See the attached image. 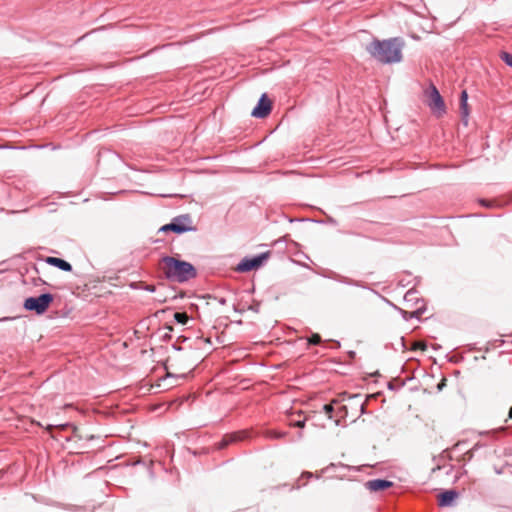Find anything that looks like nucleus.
I'll return each mask as SVG.
<instances>
[{"label":"nucleus","mask_w":512,"mask_h":512,"mask_svg":"<svg viewBox=\"0 0 512 512\" xmlns=\"http://www.w3.org/2000/svg\"><path fill=\"white\" fill-rule=\"evenodd\" d=\"M404 41L400 37L384 40L373 39L366 45L369 55L383 64L399 63L402 60Z\"/></svg>","instance_id":"nucleus-1"},{"label":"nucleus","mask_w":512,"mask_h":512,"mask_svg":"<svg viewBox=\"0 0 512 512\" xmlns=\"http://www.w3.org/2000/svg\"><path fill=\"white\" fill-rule=\"evenodd\" d=\"M160 269L169 281L185 283L197 276V270L190 262L165 255L160 260Z\"/></svg>","instance_id":"nucleus-2"},{"label":"nucleus","mask_w":512,"mask_h":512,"mask_svg":"<svg viewBox=\"0 0 512 512\" xmlns=\"http://www.w3.org/2000/svg\"><path fill=\"white\" fill-rule=\"evenodd\" d=\"M53 300V294L46 292L39 296L26 298L24 300L23 307L27 311H32L37 315H42L47 311Z\"/></svg>","instance_id":"nucleus-3"},{"label":"nucleus","mask_w":512,"mask_h":512,"mask_svg":"<svg viewBox=\"0 0 512 512\" xmlns=\"http://www.w3.org/2000/svg\"><path fill=\"white\" fill-rule=\"evenodd\" d=\"M270 251L262 252L252 257H244L236 266V271L247 273L261 268L270 258Z\"/></svg>","instance_id":"nucleus-4"},{"label":"nucleus","mask_w":512,"mask_h":512,"mask_svg":"<svg viewBox=\"0 0 512 512\" xmlns=\"http://www.w3.org/2000/svg\"><path fill=\"white\" fill-rule=\"evenodd\" d=\"M172 232L183 234L186 232H195L197 228L193 225L190 214H181L171 219Z\"/></svg>","instance_id":"nucleus-5"},{"label":"nucleus","mask_w":512,"mask_h":512,"mask_svg":"<svg viewBox=\"0 0 512 512\" xmlns=\"http://www.w3.org/2000/svg\"><path fill=\"white\" fill-rule=\"evenodd\" d=\"M427 105L435 112L443 114L446 112V106L443 97L434 84H430L426 92Z\"/></svg>","instance_id":"nucleus-6"},{"label":"nucleus","mask_w":512,"mask_h":512,"mask_svg":"<svg viewBox=\"0 0 512 512\" xmlns=\"http://www.w3.org/2000/svg\"><path fill=\"white\" fill-rule=\"evenodd\" d=\"M271 110H272V102L269 99V97L267 96V94L263 93L260 96L256 106L253 108V110L251 112V116L258 118V119H263L270 114Z\"/></svg>","instance_id":"nucleus-7"},{"label":"nucleus","mask_w":512,"mask_h":512,"mask_svg":"<svg viewBox=\"0 0 512 512\" xmlns=\"http://www.w3.org/2000/svg\"><path fill=\"white\" fill-rule=\"evenodd\" d=\"M321 275L325 278L337 281V282L345 284V285L360 287V288H364V289L367 288V286L364 282L349 278L347 276L341 275L332 270H327V271L323 272Z\"/></svg>","instance_id":"nucleus-8"},{"label":"nucleus","mask_w":512,"mask_h":512,"mask_svg":"<svg viewBox=\"0 0 512 512\" xmlns=\"http://www.w3.org/2000/svg\"><path fill=\"white\" fill-rule=\"evenodd\" d=\"M393 486V482L387 479H373L365 483V487L371 492L384 491Z\"/></svg>","instance_id":"nucleus-9"},{"label":"nucleus","mask_w":512,"mask_h":512,"mask_svg":"<svg viewBox=\"0 0 512 512\" xmlns=\"http://www.w3.org/2000/svg\"><path fill=\"white\" fill-rule=\"evenodd\" d=\"M458 496L459 493L454 489L444 490L438 495V505L440 507L452 506Z\"/></svg>","instance_id":"nucleus-10"},{"label":"nucleus","mask_w":512,"mask_h":512,"mask_svg":"<svg viewBox=\"0 0 512 512\" xmlns=\"http://www.w3.org/2000/svg\"><path fill=\"white\" fill-rule=\"evenodd\" d=\"M247 437H248V434L245 431L227 434L223 437V439L219 443V448L223 449V448L227 447L230 443L244 440Z\"/></svg>","instance_id":"nucleus-11"},{"label":"nucleus","mask_w":512,"mask_h":512,"mask_svg":"<svg viewBox=\"0 0 512 512\" xmlns=\"http://www.w3.org/2000/svg\"><path fill=\"white\" fill-rule=\"evenodd\" d=\"M45 262L65 272H71L73 269L72 265L62 258L49 256Z\"/></svg>","instance_id":"nucleus-12"},{"label":"nucleus","mask_w":512,"mask_h":512,"mask_svg":"<svg viewBox=\"0 0 512 512\" xmlns=\"http://www.w3.org/2000/svg\"><path fill=\"white\" fill-rule=\"evenodd\" d=\"M468 94L466 92V90H463L461 92V96H460V109H461V116H462V121L464 123V125H467L468 124V116H469V111H468Z\"/></svg>","instance_id":"nucleus-13"},{"label":"nucleus","mask_w":512,"mask_h":512,"mask_svg":"<svg viewBox=\"0 0 512 512\" xmlns=\"http://www.w3.org/2000/svg\"><path fill=\"white\" fill-rule=\"evenodd\" d=\"M425 311H426V307H425V305H422L421 307H418L416 310H414L412 312L401 310V314H402V317L405 320H409V319H412V318L419 319L420 316L425 313Z\"/></svg>","instance_id":"nucleus-14"},{"label":"nucleus","mask_w":512,"mask_h":512,"mask_svg":"<svg viewBox=\"0 0 512 512\" xmlns=\"http://www.w3.org/2000/svg\"><path fill=\"white\" fill-rule=\"evenodd\" d=\"M174 320L179 324L185 325V324H187L189 317H188L187 313H185V312H175Z\"/></svg>","instance_id":"nucleus-15"},{"label":"nucleus","mask_w":512,"mask_h":512,"mask_svg":"<svg viewBox=\"0 0 512 512\" xmlns=\"http://www.w3.org/2000/svg\"><path fill=\"white\" fill-rule=\"evenodd\" d=\"M500 58L506 65H508L509 67L512 68V54L511 53L505 52V51L501 52Z\"/></svg>","instance_id":"nucleus-16"},{"label":"nucleus","mask_w":512,"mask_h":512,"mask_svg":"<svg viewBox=\"0 0 512 512\" xmlns=\"http://www.w3.org/2000/svg\"><path fill=\"white\" fill-rule=\"evenodd\" d=\"M322 342L321 336L318 333H312L308 338V344L319 345Z\"/></svg>","instance_id":"nucleus-17"},{"label":"nucleus","mask_w":512,"mask_h":512,"mask_svg":"<svg viewBox=\"0 0 512 512\" xmlns=\"http://www.w3.org/2000/svg\"><path fill=\"white\" fill-rule=\"evenodd\" d=\"M323 411L325 412V414L328 416L329 419H332L333 412H334L333 404L332 403L325 404L323 406Z\"/></svg>","instance_id":"nucleus-18"},{"label":"nucleus","mask_w":512,"mask_h":512,"mask_svg":"<svg viewBox=\"0 0 512 512\" xmlns=\"http://www.w3.org/2000/svg\"><path fill=\"white\" fill-rule=\"evenodd\" d=\"M416 291L415 290H408L404 296V299L406 301H414L418 302L419 300L415 298Z\"/></svg>","instance_id":"nucleus-19"},{"label":"nucleus","mask_w":512,"mask_h":512,"mask_svg":"<svg viewBox=\"0 0 512 512\" xmlns=\"http://www.w3.org/2000/svg\"><path fill=\"white\" fill-rule=\"evenodd\" d=\"M305 422L306 420L305 419H299V420H294L290 423L291 426L293 427H297V428H304L305 427Z\"/></svg>","instance_id":"nucleus-20"},{"label":"nucleus","mask_w":512,"mask_h":512,"mask_svg":"<svg viewBox=\"0 0 512 512\" xmlns=\"http://www.w3.org/2000/svg\"><path fill=\"white\" fill-rule=\"evenodd\" d=\"M158 232H172L171 221L161 226Z\"/></svg>","instance_id":"nucleus-21"},{"label":"nucleus","mask_w":512,"mask_h":512,"mask_svg":"<svg viewBox=\"0 0 512 512\" xmlns=\"http://www.w3.org/2000/svg\"><path fill=\"white\" fill-rule=\"evenodd\" d=\"M414 349H420L425 351L427 349V344L425 342H418L415 344Z\"/></svg>","instance_id":"nucleus-22"},{"label":"nucleus","mask_w":512,"mask_h":512,"mask_svg":"<svg viewBox=\"0 0 512 512\" xmlns=\"http://www.w3.org/2000/svg\"><path fill=\"white\" fill-rule=\"evenodd\" d=\"M286 435L285 432H280V433H277V432H271L269 434L270 437H273V438H283L284 436Z\"/></svg>","instance_id":"nucleus-23"},{"label":"nucleus","mask_w":512,"mask_h":512,"mask_svg":"<svg viewBox=\"0 0 512 512\" xmlns=\"http://www.w3.org/2000/svg\"><path fill=\"white\" fill-rule=\"evenodd\" d=\"M480 203H481V205H482V206H484V207H487V208L492 207V203H491L490 201H488V200L481 199V200H480Z\"/></svg>","instance_id":"nucleus-24"},{"label":"nucleus","mask_w":512,"mask_h":512,"mask_svg":"<svg viewBox=\"0 0 512 512\" xmlns=\"http://www.w3.org/2000/svg\"><path fill=\"white\" fill-rule=\"evenodd\" d=\"M144 290H146V291H148V292H155L156 288H155V286H153V285H146V286L144 287Z\"/></svg>","instance_id":"nucleus-25"},{"label":"nucleus","mask_w":512,"mask_h":512,"mask_svg":"<svg viewBox=\"0 0 512 512\" xmlns=\"http://www.w3.org/2000/svg\"><path fill=\"white\" fill-rule=\"evenodd\" d=\"M356 404L359 406L361 414H364L365 413V402H359Z\"/></svg>","instance_id":"nucleus-26"},{"label":"nucleus","mask_w":512,"mask_h":512,"mask_svg":"<svg viewBox=\"0 0 512 512\" xmlns=\"http://www.w3.org/2000/svg\"><path fill=\"white\" fill-rule=\"evenodd\" d=\"M477 447L478 445H475L469 452H467L469 459L473 457V452L477 449Z\"/></svg>","instance_id":"nucleus-27"},{"label":"nucleus","mask_w":512,"mask_h":512,"mask_svg":"<svg viewBox=\"0 0 512 512\" xmlns=\"http://www.w3.org/2000/svg\"><path fill=\"white\" fill-rule=\"evenodd\" d=\"M302 477L312 478L313 477V473L312 472H303L302 473Z\"/></svg>","instance_id":"nucleus-28"},{"label":"nucleus","mask_w":512,"mask_h":512,"mask_svg":"<svg viewBox=\"0 0 512 512\" xmlns=\"http://www.w3.org/2000/svg\"><path fill=\"white\" fill-rule=\"evenodd\" d=\"M339 411H340V412H343V413H345V414H346V413H347V407L343 405V406H341V407L339 408Z\"/></svg>","instance_id":"nucleus-29"},{"label":"nucleus","mask_w":512,"mask_h":512,"mask_svg":"<svg viewBox=\"0 0 512 512\" xmlns=\"http://www.w3.org/2000/svg\"><path fill=\"white\" fill-rule=\"evenodd\" d=\"M69 424L68 423H65V424H60L58 425L57 427H59L61 430H64L66 427H68Z\"/></svg>","instance_id":"nucleus-30"},{"label":"nucleus","mask_w":512,"mask_h":512,"mask_svg":"<svg viewBox=\"0 0 512 512\" xmlns=\"http://www.w3.org/2000/svg\"><path fill=\"white\" fill-rule=\"evenodd\" d=\"M172 348H173V349H175V350H177V351L182 350V348H181L180 346H178L177 344H173V345H172Z\"/></svg>","instance_id":"nucleus-31"},{"label":"nucleus","mask_w":512,"mask_h":512,"mask_svg":"<svg viewBox=\"0 0 512 512\" xmlns=\"http://www.w3.org/2000/svg\"><path fill=\"white\" fill-rule=\"evenodd\" d=\"M444 386H445V383H444V381H442V382H440V383L438 384V386H437V387H438V389H439V390H441Z\"/></svg>","instance_id":"nucleus-32"},{"label":"nucleus","mask_w":512,"mask_h":512,"mask_svg":"<svg viewBox=\"0 0 512 512\" xmlns=\"http://www.w3.org/2000/svg\"><path fill=\"white\" fill-rule=\"evenodd\" d=\"M219 303H220L221 305H225V304H226V299H225V298H221V299H219Z\"/></svg>","instance_id":"nucleus-33"},{"label":"nucleus","mask_w":512,"mask_h":512,"mask_svg":"<svg viewBox=\"0 0 512 512\" xmlns=\"http://www.w3.org/2000/svg\"><path fill=\"white\" fill-rule=\"evenodd\" d=\"M186 340H187V338H186V337H184V336H180V337H178V341L185 342Z\"/></svg>","instance_id":"nucleus-34"},{"label":"nucleus","mask_w":512,"mask_h":512,"mask_svg":"<svg viewBox=\"0 0 512 512\" xmlns=\"http://www.w3.org/2000/svg\"><path fill=\"white\" fill-rule=\"evenodd\" d=\"M170 338H171V336H170V334H168V333H166L165 335H163V339H164V340H167V339H170Z\"/></svg>","instance_id":"nucleus-35"},{"label":"nucleus","mask_w":512,"mask_h":512,"mask_svg":"<svg viewBox=\"0 0 512 512\" xmlns=\"http://www.w3.org/2000/svg\"><path fill=\"white\" fill-rule=\"evenodd\" d=\"M334 344H335V348H339L340 347V342L339 341H333Z\"/></svg>","instance_id":"nucleus-36"},{"label":"nucleus","mask_w":512,"mask_h":512,"mask_svg":"<svg viewBox=\"0 0 512 512\" xmlns=\"http://www.w3.org/2000/svg\"><path fill=\"white\" fill-rule=\"evenodd\" d=\"M297 438L298 439H302L303 438V433L302 432L297 433Z\"/></svg>","instance_id":"nucleus-37"},{"label":"nucleus","mask_w":512,"mask_h":512,"mask_svg":"<svg viewBox=\"0 0 512 512\" xmlns=\"http://www.w3.org/2000/svg\"><path fill=\"white\" fill-rule=\"evenodd\" d=\"M10 319H11L10 317H4V318H1V319H0V322H1V321H8V320H10Z\"/></svg>","instance_id":"nucleus-38"},{"label":"nucleus","mask_w":512,"mask_h":512,"mask_svg":"<svg viewBox=\"0 0 512 512\" xmlns=\"http://www.w3.org/2000/svg\"><path fill=\"white\" fill-rule=\"evenodd\" d=\"M358 398H360V395H354L351 397L352 400H357Z\"/></svg>","instance_id":"nucleus-39"},{"label":"nucleus","mask_w":512,"mask_h":512,"mask_svg":"<svg viewBox=\"0 0 512 512\" xmlns=\"http://www.w3.org/2000/svg\"><path fill=\"white\" fill-rule=\"evenodd\" d=\"M509 418H511V419H512V406H511V407H510V409H509Z\"/></svg>","instance_id":"nucleus-40"},{"label":"nucleus","mask_w":512,"mask_h":512,"mask_svg":"<svg viewBox=\"0 0 512 512\" xmlns=\"http://www.w3.org/2000/svg\"><path fill=\"white\" fill-rule=\"evenodd\" d=\"M401 343H402L403 346H405V340H404L403 337H401Z\"/></svg>","instance_id":"nucleus-41"},{"label":"nucleus","mask_w":512,"mask_h":512,"mask_svg":"<svg viewBox=\"0 0 512 512\" xmlns=\"http://www.w3.org/2000/svg\"><path fill=\"white\" fill-rule=\"evenodd\" d=\"M54 427H55V426H53V425H49V426L47 427V429H48V430H51V429H52V428H54Z\"/></svg>","instance_id":"nucleus-42"},{"label":"nucleus","mask_w":512,"mask_h":512,"mask_svg":"<svg viewBox=\"0 0 512 512\" xmlns=\"http://www.w3.org/2000/svg\"><path fill=\"white\" fill-rule=\"evenodd\" d=\"M166 328H167L169 331H172V330H173V328H172L171 326H167Z\"/></svg>","instance_id":"nucleus-43"},{"label":"nucleus","mask_w":512,"mask_h":512,"mask_svg":"<svg viewBox=\"0 0 512 512\" xmlns=\"http://www.w3.org/2000/svg\"><path fill=\"white\" fill-rule=\"evenodd\" d=\"M336 425H340V420L335 421Z\"/></svg>","instance_id":"nucleus-44"},{"label":"nucleus","mask_w":512,"mask_h":512,"mask_svg":"<svg viewBox=\"0 0 512 512\" xmlns=\"http://www.w3.org/2000/svg\"><path fill=\"white\" fill-rule=\"evenodd\" d=\"M388 388H389V389H393V385L389 384V385H388Z\"/></svg>","instance_id":"nucleus-45"}]
</instances>
